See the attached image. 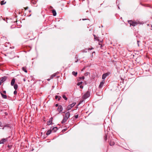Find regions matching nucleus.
<instances>
[{
    "instance_id": "obj_1",
    "label": "nucleus",
    "mask_w": 152,
    "mask_h": 152,
    "mask_svg": "<svg viewBox=\"0 0 152 152\" xmlns=\"http://www.w3.org/2000/svg\"><path fill=\"white\" fill-rule=\"evenodd\" d=\"M128 23L130 24V26H136L138 23L137 22L133 21L132 20H129L128 21Z\"/></svg>"
},
{
    "instance_id": "obj_2",
    "label": "nucleus",
    "mask_w": 152,
    "mask_h": 152,
    "mask_svg": "<svg viewBox=\"0 0 152 152\" xmlns=\"http://www.w3.org/2000/svg\"><path fill=\"white\" fill-rule=\"evenodd\" d=\"M90 96V93L89 91H87L82 96L83 99H85L89 97Z\"/></svg>"
},
{
    "instance_id": "obj_3",
    "label": "nucleus",
    "mask_w": 152,
    "mask_h": 152,
    "mask_svg": "<svg viewBox=\"0 0 152 152\" xmlns=\"http://www.w3.org/2000/svg\"><path fill=\"white\" fill-rule=\"evenodd\" d=\"M76 104V102H74L69 105L67 107V110H70Z\"/></svg>"
},
{
    "instance_id": "obj_4",
    "label": "nucleus",
    "mask_w": 152,
    "mask_h": 152,
    "mask_svg": "<svg viewBox=\"0 0 152 152\" xmlns=\"http://www.w3.org/2000/svg\"><path fill=\"white\" fill-rule=\"evenodd\" d=\"M110 73V72H109L104 74L102 75V78L103 80H104V79L106 78L107 76H108Z\"/></svg>"
},
{
    "instance_id": "obj_5",
    "label": "nucleus",
    "mask_w": 152,
    "mask_h": 152,
    "mask_svg": "<svg viewBox=\"0 0 152 152\" xmlns=\"http://www.w3.org/2000/svg\"><path fill=\"white\" fill-rule=\"evenodd\" d=\"M105 83V80H103L100 82V84L99 86V88H102V86H103V85H104V83Z\"/></svg>"
},
{
    "instance_id": "obj_6",
    "label": "nucleus",
    "mask_w": 152,
    "mask_h": 152,
    "mask_svg": "<svg viewBox=\"0 0 152 152\" xmlns=\"http://www.w3.org/2000/svg\"><path fill=\"white\" fill-rule=\"evenodd\" d=\"M57 110L59 113L62 112L63 110L62 107L61 105L58 106L57 108Z\"/></svg>"
},
{
    "instance_id": "obj_7",
    "label": "nucleus",
    "mask_w": 152,
    "mask_h": 152,
    "mask_svg": "<svg viewBox=\"0 0 152 152\" xmlns=\"http://www.w3.org/2000/svg\"><path fill=\"white\" fill-rule=\"evenodd\" d=\"M70 115L69 112H67L65 113V115L64 117L68 119L70 116Z\"/></svg>"
},
{
    "instance_id": "obj_8",
    "label": "nucleus",
    "mask_w": 152,
    "mask_h": 152,
    "mask_svg": "<svg viewBox=\"0 0 152 152\" xmlns=\"http://www.w3.org/2000/svg\"><path fill=\"white\" fill-rule=\"evenodd\" d=\"M68 119V118L65 117H64L63 119L61 121V123L62 124H64L66 122L67 120Z\"/></svg>"
},
{
    "instance_id": "obj_9",
    "label": "nucleus",
    "mask_w": 152,
    "mask_h": 152,
    "mask_svg": "<svg viewBox=\"0 0 152 152\" xmlns=\"http://www.w3.org/2000/svg\"><path fill=\"white\" fill-rule=\"evenodd\" d=\"M0 85H1V83L5 80V79L4 77H2L0 79Z\"/></svg>"
},
{
    "instance_id": "obj_10",
    "label": "nucleus",
    "mask_w": 152,
    "mask_h": 152,
    "mask_svg": "<svg viewBox=\"0 0 152 152\" xmlns=\"http://www.w3.org/2000/svg\"><path fill=\"white\" fill-rule=\"evenodd\" d=\"M52 122V118H50L49 120L47 122V124L48 125H50Z\"/></svg>"
},
{
    "instance_id": "obj_11",
    "label": "nucleus",
    "mask_w": 152,
    "mask_h": 152,
    "mask_svg": "<svg viewBox=\"0 0 152 152\" xmlns=\"http://www.w3.org/2000/svg\"><path fill=\"white\" fill-rule=\"evenodd\" d=\"M15 79H13L12 80L11 83V86H13L14 85L15 83Z\"/></svg>"
},
{
    "instance_id": "obj_12",
    "label": "nucleus",
    "mask_w": 152,
    "mask_h": 152,
    "mask_svg": "<svg viewBox=\"0 0 152 152\" xmlns=\"http://www.w3.org/2000/svg\"><path fill=\"white\" fill-rule=\"evenodd\" d=\"M7 140L5 138H3L0 141V143H3L4 142L7 141Z\"/></svg>"
},
{
    "instance_id": "obj_13",
    "label": "nucleus",
    "mask_w": 152,
    "mask_h": 152,
    "mask_svg": "<svg viewBox=\"0 0 152 152\" xmlns=\"http://www.w3.org/2000/svg\"><path fill=\"white\" fill-rule=\"evenodd\" d=\"M0 94L3 98L5 99L7 98V96L6 95L3 94L1 92H0Z\"/></svg>"
},
{
    "instance_id": "obj_14",
    "label": "nucleus",
    "mask_w": 152,
    "mask_h": 152,
    "mask_svg": "<svg viewBox=\"0 0 152 152\" xmlns=\"http://www.w3.org/2000/svg\"><path fill=\"white\" fill-rule=\"evenodd\" d=\"M52 13L53 14V15L54 16H56V10H52Z\"/></svg>"
},
{
    "instance_id": "obj_15",
    "label": "nucleus",
    "mask_w": 152,
    "mask_h": 152,
    "mask_svg": "<svg viewBox=\"0 0 152 152\" xmlns=\"http://www.w3.org/2000/svg\"><path fill=\"white\" fill-rule=\"evenodd\" d=\"M58 128L57 127H54L53 128L52 130L54 132H56L57 131Z\"/></svg>"
},
{
    "instance_id": "obj_16",
    "label": "nucleus",
    "mask_w": 152,
    "mask_h": 152,
    "mask_svg": "<svg viewBox=\"0 0 152 152\" xmlns=\"http://www.w3.org/2000/svg\"><path fill=\"white\" fill-rule=\"evenodd\" d=\"M61 98V97L58 96H55V98L56 99H58V101H59Z\"/></svg>"
},
{
    "instance_id": "obj_17",
    "label": "nucleus",
    "mask_w": 152,
    "mask_h": 152,
    "mask_svg": "<svg viewBox=\"0 0 152 152\" xmlns=\"http://www.w3.org/2000/svg\"><path fill=\"white\" fill-rule=\"evenodd\" d=\"M51 131L52 130H48L46 133V135H48L49 134H50L51 133Z\"/></svg>"
},
{
    "instance_id": "obj_18",
    "label": "nucleus",
    "mask_w": 152,
    "mask_h": 152,
    "mask_svg": "<svg viewBox=\"0 0 152 152\" xmlns=\"http://www.w3.org/2000/svg\"><path fill=\"white\" fill-rule=\"evenodd\" d=\"M94 36V39L96 40H97L98 41H99V37H96V35L94 34L93 35Z\"/></svg>"
},
{
    "instance_id": "obj_19",
    "label": "nucleus",
    "mask_w": 152,
    "mask_h": 152,
    "mask_svg": "<svg viewBox=\"0 0 152 152\" xmlns=\"http://www.w3.org/2000/svg\"><path fill=\"white\" fill-rule=\"evenodd\" d=\"M72 75L75 76H76L77 75V72H75V71L72 72Z\"/></svg>"
},
{
    "instance_id": "obj_20",
    "label": "nucleus",
    "mask_w": 152,
    "mask_h": 152,
    "mask_svg": "<svg viewBox=\"0 0 152 152\" xmlns=\"http://www.w3.org/2000/svg\"><path fill=\"white\" fill-rule=\"evenodd\" d=\"M14 88L15 90L17 89L18 88V85L17 84H15L14 85Z\"/></svg>"
},
{
    "instance_id": "obj_21",
    "label": "nucleus",
    "mask_w": 152,
    "mask_h": 152,
    "mask_svg": "<svg viewBox=\"0 0 152 152\" xmlns=\"http://www.w3.org/2000/svg\"><path fill=\"white\" fill-rule=\"evenodd\" d=\"M115 144V143L113 141H111L110 143V146H113Z\"/></svg>"
},
{
    "instance_id": "obj_22",
    "label": "nucleus",
    "mask_w": 152,
    "mask_h": 152,
    "mask_svg": "<svg viewBox=\"0 0 152 152\" xmlns=\"http://www.w3.org/2000/svg\"><path fill=\"white\" fill-rule=\"evenodd\" d=\"M56 74H53V75H52L51 76L50 78V79H53V77L56 76Z\"/></svg>"
},
{
    "instance_id": "obj_23",
    "label": "nucleus",
    "mask_w": 152,
    "mask_h": 152,
    "mask_svg": "<svg viewBox=\"0 0 152 152\" xmlns=\"http://www.w3.org/2000/svg\"><path fill=\"white\" fill-rule=\"evenodd\" d=\"M87 49H85L83 50H82L81 51L83 53H87Z\"/></svg>"
},
{
    "instance_id": "obj_24",
    "label": "nucleus",
    "mask_w": 152,
    "mask_h": 152,
    "mask_svg": "<svg viewBox=\"0 0 152 152\" xmlns=\"http://www.w3.org/2000/svg\"><path fill=\"white\" fill-rule=\"evenodd\" d=\"M6 2H5L4 1H2L1 2V5H3L5 4Z\"/></svg>"
},
{
    "instance_id": "obj_25",
    "label": "nucleus",
    "mask_w": 152,
    "mask_h": 152,
    "mask_svg": "<svg viewBox=\"0 0 152 152\" xmlns=\"http://www.w3.org/2000/svg\"><path fill=\"white\" fill-rule=\"evenodd\" d=\"M63 98L65 100H67V98L66 97L65 95H63Z\"/></svg>"
},
{
    "instance_id": "obj_26",
    "label": "nucleus",
    "mask_w": 152,
    "mask_h": 152,
    "mask_svg": "<svg viewBox=\"0 0 152 152\" xmlns=\"http://www.w3.org/2000/svg\"><path fill=\"white\" fill-rule=\"evenodd\" d=\"M22 69H23V70L25 72H27V71L25 68H24V67H23Z\"/></svg>"
},
{
    "instance_id": "obj_27",
    "label": "nucleus",
    "mask_w": 152,
    "mask_h": 152,
    "mask_svg": "<svg viewBox=\"0 0 152 152\" xmlns=\"http://www.w3.org/2000/svg\"><path fill=\"white\" fill-rule=\"evenodd\" d=\"M79 78L81 80H84L85 79V77L84 76H82V77H79Z\"/></svg>"
},
{
    "instance_id": "obj_28",
    "label": "nucleus",
    "mask_w": 152,
    "mask_h": 152,
    "mask_svg": "<svg viewBox=\"0 0 152 152\" xmlns=\"http://www.w3.org/2000/svg\"><path fill=\"white\" fill-rule=\"evenodd\" d=\"M82 83H83L82 82H78L77 84V85L78 86H80V85H81Z\"/></svg>"
},
{
    "instance_id": "obj_29",
    "label": "nucleus",
    "mask_w": 152,
    "mask_h": 152,
    "mask_svg": "<svg viewBox=\"0 0 152 152\" xmlns=\"http://www.w3.org/2000/svg\"><path fill=\"white\" fill-rule=\"evenodd\" d=\"M104 140L105 141H106L107 140V136L106 135L104 136Z\"/></svg>"
},
{
    "instance_id": "obj_30",
    "label": "nucleus",
    "mask_w": 152,
    "mask_h": 152,
    "mask_svg": "<svg viewBox=\"0 0 152 152\" xmlns=\"http://www.w3.org/2000/svg\"><path fill=\"white\" fill-rule=\"evenodd\" d=\"M17 91L16 90L14 91V95L17 94Z\"/></svg>"
},
{
    "instance_id": "obj_31",
    "label": "nucleus",
    "mask_w": 152,
    "mask_h": 152,
    "mask_svg": "<svg viewBox=\"0 0 152 152\" xmlns=\"http://www.w3.org/2000/svg\"><path fill=\"white\" fill-rule=\"evenodd\" d=\"M78 115H75L74 116V117L75 118H78Z\"/></svg>"
},
{
    "instance_id": "obj_32",
    "label": "nucleus",
    "mask_w": 152,
    "mask_h": 152,
    "mask_svg": "<svg viewBox=\"0 0 152 152\" xmlns=\"http://www.w3.org/2000/svg\"><path fill=\"white\" fill-rule=\"evenodd\" d=\"M94 49V48L92 47L91 48H88V50H92Z\"/></svg>"
},
{
    "instance_id": "obj_33",
    "label": "nucleus",
    "mask_w": 152,
    "mask_h": 152,
    "mask_svg": "<svg viewBox=\"0 0 152 152\" xmlns=\"http://www.w3.org/2000/svg\"><path fill=\"white\" fill-rule=\"evenodd\" d=\"M80 88H83V86L82 85H80Z\"/></svg>"
},
{
    "instance_id": "obj_34",
    "label": "nucleus",
    "mask_w": 152,
    "mask_h": 152,
    "mask_svg": "<svg viewBox=\"0 0 152 152\" xmlns=\"http://www.w3.org/2000/svg\"><path fill=\"white\" fill-rule=\"evenodd\" d=\"M3 93L5 94H6V92L5 91H3Z\"/></svg>"
},
{
    "instance_id": "obj_35",
    "label": "nucleus",
    "mask_w": 152,
    "mask_h": 152,
    "mask_svg": "<svg viewBox=\"0 0 152 152\" xmlns=\"http://www.w3.org/2000/svg\"><path fill=\"white\" fill-rule=\"evenodd\" d=\"M89 74V73L88 72H86V74H85V75H88Z\"/></svg>"
},
{
    "instance_id": "obj_36",
    "label": "nucleus",
    "mask_w": 152,
    "mask_h": 152,
    "mask_svg": "<svg viewBox=\"0 0 152 152\" xmlns=\"http://www.w3.org/2000/svg\"><path fill=\"white\" fill-rule=\"evenodd\" d=\"M119 1H118V0H117V1H116V4H117H117H118V3H119Z\"/></svg>"
},
{
    "instance_id": "obj_37",
    "label": "nucleus",
    "mask_w": 152,
    "mask_h": 152,
    "mask_svg": "<svg viewBox=\"0 0 152 152\" xmlns=\"http://www.w3.org/2000/svg\"><path fill=\"white\" fill-rule=\"evenodd\" d=\"M139 42V41L137 40V44H138V46H139V43H138Z\"/></svg>"
},
{
    "instance_id": "obj_38",
    "label": "nucleus",
    "mask_w": 152,
    "mask_h": 152,
    "mask_svg": "<svg viewBox=\"0 0 152 152\" xmlns=\"http://www.w3.org/2000/svg\"><path fill=\"white\" fill-rule=\"evenodd\" d=\"M58 73H59V72H56L54 74H56V75H58Z\"/></svg>"
},
{
    "instance_id": "obj_39",
    "label": "nucleus",
    "mask_w": 152,
    "mask_h": 152,
    "mask_svg": "<svg viewBox=\"0 0 152 152\" xmlns=\"http://www.w3.org/2000/svg\"><path fill=\"white\" fill-rule=\"evenodd\" d=\"M28 9V7H27L26 8H25V10H26Z\"/></svg>"
},
{
    "instance_id": "obj_40",
    "label": "nucleus",
    "mask_w": 152,
    "mask_h": 152,
    "mask_svg": "<svg viewBox=\"0 0 152 152\" xmlns=\"http://www.w3.org/2000/svg\"><path fill=\"white\" fill-rule=\"evenodd\" d=\"M56 107H57L58 106V104H56Z\"/></svg>"
},
{
    "instance_id": "obj_41",
    "label": "nucleus",
    "mask_w": 152,
    "mask_h": 152,
    "mask_svg": "<svg viewBox=\"0 0 152 152\" xmlns=\"http://www.w3.org/2000/svg\"><path fill=\"white\" fill-rule=\"evenodd\" d=\"M23 80L24 82H25V81H26V80H25V78H24V79H23Z\"/></svg>"
},
{
    "instance_id": "obj_42",
    "label": "nucleus",
    "mask_w": 152,
    "mask_h": 152,
    "mask_svg": "<svg viewBox=\"0 0 152 152\" xmlns=\"http://www.w3.org/2000/svg\"><path fill=\"white\" fill-rule=\"evenodd\" d=\"M1 122L0 121V126H1Z\"/></svg>"
},
{
    "instance_id": "obj_43",
    "label": "nucleus",
    "mask_w": 152,
    "mask_h": 152,
    "mask_svg": "<svg viewBox=\"0 0 152 152\" xmlns=\"http://www.w3.org/2000/svg\"><path fill=\"white\" fill-rule=\"evenodd\" d=\"M78 61V60L77 59V61H75V62H77V61Z\"/></svg>"
},
{
    "instance_id": "obj_44",
    "label": "nucleus",
    "mask_w": 152,
    "mask_h": 152,
    "mask_svg": "<svg viewBox=\"0 0 152 152\" xmlns=\"http://www.w3.org/2000/svg\"><path fill=\"white\" fill-rule=\"evenodd\" d=\"M86 20V19H82V20Z\"/></svg>"
},
{
    "instance_id": "obj_45",
    "label": "nucleus",
    "mask_w": 152,
    "mask_h": 152,
    "mask_svg": "<svg viewBox=\"0 0 152 152\" xmlns=\"http://www.w3.org/2000/svg\"><path fill=\"white\" fill-rule=\"evenodd\" d=\"M102 45H101V48H102Z\"/></svg>"
},
{
    "instance_id": "obj_46",
    "label": "nucleus",
    "mask_w": 152,
    "mask_h": 152,
    "mask_svg": "<svg viewBox=\"0 0 152 152\" xmlns=\"http://www.w3.org/2000/svg\"><path fill=\"white\" fill-rule=\"evenodd\" d=\"M84 69H85L84 68L83 69H82V71H83V70H84Z\"/></svg>"
},
{
    "instance_id": "obj_47",
    "label": "nucleus",
    "mask_w": 152,
    "mask_h": 152,
    "mask_svg": "<svg viewBox=\"0 0 152 152\" xmlns=\"http://www.w3.org/2000/svg\"><path fill=\"white\" fill-rule=\"evenodd\" d=\"M118 8L119 9H120V8H119V6H118Z\"/></svg>"
},
{
    "instance_id": "obj_48",
    "label": "nucleus",
    "mask_w": 152,
    "mask_h": 152,
    "mask_svg": "<svg viewBox=\"0 0 152 152\" xmlns=\"http://www.w3.org/2000/svg\"><path fill=\"white\" fill-rule=\"evenodd\" d=\"M29 12H31V10H29Z\"/></svg>"
},
{
    "instance_id": "obj_49",
    "label": "nucleus",
    "mask_w": 152,
    "mask_h": 152,
    "mask_svg": "<svg viewBox=\"0 0 152 152\" xmlns=\"http://www.w3.org/2000/svg\"><path fill=\"white\" fill-rule=\"evenodd\" d=\"M50 80V79H48V81H49V80Z\"/></svg>"
},
{
    "instance_id": "obj_50",
    "label": "nucleus",
    "mask_w": 152,
    "mask_h": 152,
    "mask_svg": "<svg viewBox=\"0 0 152 152\" xmlns=\"http://www.w3.org/2000/svg\"><path fill=\"white\" fill-rule=\"evenodd\" d=\"M95 52H94L93 53H95Z\"/></svg>"
}]
</instances>
